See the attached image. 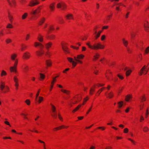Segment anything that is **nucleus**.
Returning a JSON list of instances; mask_svg holds the SVG:
<instances>
[{"label":"nucleus","mask_w":149,"mask_h":149,"mask_svg":"<svg viewBox=\"0 0 149 149\" xmlns=\"http://www.w3.org/2000/svg\"><path fill=\"white\" fill-rule=\"evenodd\" d=\"M89 47L92 49H103L104 47V46L102 45L100 43H97L96 44H94L93 45H90V42H89L86 43Z\"/></svg>","instance_id":"obj_1"},{"label":"nucleus","mask_w":149,"mask_h":149,"mask_svg":"<svg viewBox=\"0 0 149 149\" xmlns=\"http://www.w3.org/2000/svg\"><path fill=\"white\" fill-rule=\"evenodd\" d=\"M18 63V60L16 59L14 64V67H11L10 68V70L11 72H16V68Z\"/></svg>","instance_id":"obj_2"},{"label":"nucleus","mask_w":149,"mask_h":149,"mask_svg":"<svg viewBox=\"0 0 149 149\" xmlns=\"http://www.w3.org/2000/svg\"><path fill=\"white\" fill-rule=\"evenodd\" d=\"M67 6L64 2L59 3L57 5V7L58 8H60L61 7L63 10H64L66 8Z\"/></svg>","instance_id":"obj_3"},{"label":"nucleus","mask_w":149,"mask_h":149,"mask_svg":"<svg viewBox=\"0 0 149 149\" xmlns=\"http://www.w3.org/2000/svg\"><path fill=\"white\" fill-rule=\"evenodd\" d=\"M147 66L146 65H144L143 67L141 69L140 71L139 72V73L140 75H142V74L143 73L144 71H146V72L145 73V74H147V72L148 71V70L146 68Z\"/></svg>","instance_id":"obj_4"},{"label":"nucleus","mask_w":149,"mask_h":149,"mask_svg":"<svg viewBox=\"0 0 149 149\" xmlns=\"http://www.w3.org/2000/svg\"><path fill=\"white\" fill-rule=\"evenodd\" d=\"M30 53L28 52H26L24 53L23 57L24 59H28L30 58Z\"/></svg>","instance_id":"obj_5"},{"label":"nucleus","mask_w":149,"mask_h":149,"mask_svg":"<svg viewBox=\"0 0 149 149\" xmlns=\"http://www.w3.org/2000/svg\"><path fill=\"white\" fill-rule=\"evenodd\" d=\"M144 27L145 30L147 31H149V23L147 22H146L144 24Z\"/></svg>","instance_id":"obj_6"},{"label":"nucleus","mask_w":149,"mask_h":149,"mask_svg":"<svg viewBox=\"0 0 149 149\" xmlns=\"http://www.w3.org/2000/svg\"><path fill=\"white\" fill-rule=\"evenodd\" d=\"M62 45V48L63 50L65 52L68 53H69L68 51V47L65 46H63L62 44H61Z\"/></svg>","instance_id":"obj_7"},{"label":"nucleus","mask_w":149,"mask_h":149,"mask_svg":"<svg viewBox=\"0 0 149 149\" xmlns=\"http://www.w3.org/2000/svg\"><path fill=\"white\" fill-rule=\"evenodd\" d=\"M40 12V10L39 9H36L35 10H33L31 13V15H35L36 14L39 13Z\"/></svg>","instance_id":"obj_8"},{"label":"nucleus","mask_w":149,"mask_h":149,"mask_svg":"<svg viewBox=\"0 0 149 149\" xmlns=\"http://www.w3.org/2000/svg\"><path fill=\"white\" fill-rule=\"evenodd\" d=\"M52 45V43L51 42H49L45 45L46 48L48 50L49 48L51 47Z\"/></svg>","instance_id":"obj_9"},{"label":"nucleus","mask_w":149,"mask_h":149,"mask_svg":"<svg viewBox=\"0 0 149 149\" xmlns=\"http://www.w3.org/2000/svg\"><path fill=\"white\" fill-rule=\"evenodd\" d=\"M66 17L68 19H73V15L72 14H69L66 15Z\"/></svg>","instance_id":"obj_10"},{"label":"nucleus","mask_w":149,"mask_h":149,"mask_svg":"<svg viewBox=\"0 0 149 149\" xmlns=\"http://www.w3.org/2000/svg\"><path fill=\"white\" fill-rule=\"evenodd\" d=\"M132 98V95H127L125 97V100L128 102L129 101V100Z\"/></svg>","instance_id":"obj_11"},{"label":"nucleus","mask_w":149,"mask_h":149,"mask_svg":"<svg viewBox=\"0 0 149 149\" xmlns=\"http://www.w3.org/2000/svg\"><path fill=\"white\" fill-rule=\"evenodd\" d=\"M46 64L48 66H51L52 62L50 60H47L46 61Z\"/></svg>","instance_id":"obj_12"},{"label":"nucleus","mask_w":149,"mask_h":149,"mask_svg":"<svg viewBox=\"0 0 149 149\" xmlns=\"http://www.w3.org/2000/svg\"><path fill=\"white\" fill-rule=\"evenodd\" d=\"M35 47H37L38 46H40L41 47H44V46L42 44L38 42H35Z\"/></svg>","instance_id":"obj_13"},{"label":"nucleus","mask_w":149,"mask_h":149,"mask_svg":"<svg viewBox=\"0 0 149 149\" xmlns=\"http://www.w3.org/2000/svg\"><path fill=\"white\" fill-rule=\"evenodd\" d=\"M102 31H99L96 34V35L95 36V38L96 39H97L100 36L101 33L102 32Z\"/></svg>","instance_id":"obj_14"},{"label":"nucleus","mask_w":149,"mask_h":149,"mask_svg":"<svg viewBox=\"0 0 149 149\" xmlns=\"http://www.w3.org/2000/svg\"><path fill=\"white\" fill-rule=\"evenodd\" d=\"M38 39L40 42H42L43 40V37L40 34H39L38 37Z\"/></svg>","instance_id":"obj_15"},{"label":"nucleus","mask_w":149,"mask_h":149,"mask_svg":"<svg viewBox=\"0 0 149 149\" xmlns=\"http://www.w3.org/2000/svg\"><path fill=\"white\" fill-rule=\"evenodd\" d=\"M123 43L124 45L126 47H127V45L128 44V42L127 41L125 40L124 38L123 39Z\"/></svg>","instance_id":"obj_16"},{"label":"nucleus","mask_w":149,"mask_h":149,"mask_svg":"<svg viewBox=\"0 0 149 149\" xmlns=\"http://www.w3.org/2000/svg\"><path fill=\"white\" fill-rule=\"evenodd\" d=\"M17 57V55L15 54H12L11 56V58L12 60H14L15 59V58Z\"/></svg>","instance_id":"obj_17"},{"label":"nucleus","mask_w":149,"mask_h":149,"mask_svg":"<svg viewBox=\"0 0 149 149\" xmlns=\"http://www.w3.org/2000/svg\"><path fill=\"white\" fill-rule=\"evenodd\" d=\"M5 84L4 83L1 82V84L0 86V88L1 90L3 91L5 87Z\"/></svg>","instance_id":"obj_18"},{"label":"nucleus","mask_w":149,"mask_h":149,"mask_svg":"<svg viewBox=\"0 0 149 149\" xmlns=\"http://www.w3.org/2000/svg\"><path fill=\"white\" fill-rule=\"evenodd\" d=\"M49 7L51 10L53 11L55 8L54 3H52L49 6Z\"/></svg>","instance_id":"obj_19"},{"label":"nucleus","mask_w":149,"mask_h":149,"mask_svg":"<svg viewBox=\"0 0 149 149\" xmlns=\"http://www.w3.org/2000/svg\"><path fill=\"white\" fill-rule=\"evenodd\" d=\"M100 55L97 53H96L95 55L94 56V58L93 59L94 60L97 59L99 56Z\"/></svg>","instance_id":"obj_20"},{"label":"nucleus","mask_w":149,"mask_h":149,"mask_svg":"<svg viewBox=\"0 0 149 149\" xmlns=\"http://www.w3.org/2000/svg\"><path fill=\"white\" fill-rule=\"evenodd\" d=\"M36 52L37 53V55L39 56H41L42 54H43L44 53V51H43L42 50H41V51L40 52L37 51Z\"/></svg>","instance_id":"obj_21"},{"label":"nucleus","mask_w":149,"mask_h":149,"mask_svg":"<svg viewBox=\"0 0 149 149\" xmlns=\"http://www.w3.org/2000/svg\"><path fill=\"white\" fill-rule=\"evenodd\" d=\"M81 105H79L77 107L74 109L72 112L73 113L74 112L78 110L80 107H81Z\"/></svg>","instance_id":"obj_22"},{"label":"nucleus","mask_w":149,"mask_h":149,"mask_svg":"<svg viewBox=\"0 0 149 149\" xmlns=\"http://www.w3.org/2000/svg\"><path fill=\"white\" fill-rule=\"evenodd\" d=\"M52 107V110L53 113H54L56 112V108L53 105L51 104Z\"/></svg>","instance_id":"obj_23"},{"label":"nucleus","mask_w":149,"mask_h":149,"mask_svg":"<svg viewBox=\"0 0 149 149\" xmlns=\"http://www.w3.org/2000/svg\"><path fill=\"white\" fill-rule=\"evenodd\" d=\"M28 15L27 13H24L22 16V19H25Z\"/></svg>","instance_id":"obj_24"},{"label":"nucleus","mask_w":149,"mask_h":149,"mask_svg":"<svg viewBox=\"0 0 149 149\" xmlns=\"http://www.w3.org/2000/svg\"><path fill=\"white\" fill-rule=\"evenodd\" d=\"M132 71L131 70H129L127 71L126 72V75L127 76H128L131 73Z\"/></svg>","instance_id":"obj_25"},{"label":"nucleus","mask_w":149,"mask_h":149,"mask_svg":"<svg viewBox=\"0 0 149 149\" xmlns=\"http://www.w3.org/2000/svg\"><path fill=\"white\" fill-rule=\"evenodd\" d=\"M52 115L54 118H56L57 117V113L56 112L54 113H53L52 114Z\"/></svg>","instance_id":"obj_26"},{"label":"nucleus","mask_w":149,"mask_h":149,"mask_svg":"<svg viewBox=\"0 0 149 149\" xmlns=\"http://www.w3.org/2000/svg\"><path fill=\"white\" fill-rule=\"evenodd\" d=\"M45 19L44 18H42L40 21L39 23V25H41L43 24L45 22Z\"/></svg>","instance_id":"obj_27"},{"label":"nucleus","mask_w":149,"mask_h":149,"mask_svg":"<svg viewBox=\"0 0 149 149\" xmlns=\"http://www.w3.org/2000/svg\"><path fill=\"white\" fill-rule=\"evenodd\" d=\"M61 91L67 94H68L70 92L68 91L62 89Z\"/></svg>","instance_id":"obj_28"},{"label":"nucleus","mask_w":149,"mask_h":149,"mask_svg":"<svg viewBox=\"0 0 149 149\" xmlns=\"http://www.w3.org/2000/svg\"><path fill=\"white\" fill-rule=\"evenodd\" d=\"M61 91L67 94H68L70 92L68 91L62 89Z\"/></svg>","instance_id":"obj_29"},{"label":"nucleus","mask_w":149,"mask_h":149,"mask_svg":"<svg viewBox=\"0 0 149 149\" xmlns=\"http://www.w3.org/2000/svg\"><path fill=\"white\" fill-rule=\"evenodd\" d=\"M123 102L122 101L118 102V106L119 108L122 107L123 105Z\"/></svg>","instance_id":"obj_30"},{"label":"nucleus","mask_w":149,"mask_h":149,"mask_svg":"<svg viewBox=\"0 0 149 149\" xmlns=\"http://www.w3.org/2000/svg\"><path fill=\"white\" fill-rule=\"evenodd\" d=\"M84 57V55L81 54L80 55H77V59H81L83 58Z\"/></svg>","instance_id":"obj_31"},{"label":"nucleus","mask_w":149,"mask_h":149,"mask_svg":"<svg viewBox=\"0 0 149 149\" xmlns=\"http://www.w3.org/2000/svg\"><path fill=\"white\" fill-rule=\"evenodd\" d=\"M55 37V36L54 35H52L50 36H48V38L51 39H52L54 38Z\"/></svg>","instance_id":"obj_32"},{"label":"nucleus","mask_w":149,"mask_h":149,"mask_svg":"<svg viewBox=\"0 0 149 149\" xmlns=\"http://www.w3.org/2000/svg\"><path fill=\"white\" fill-rule=\"evenodd\" d=\"M8 17L10 21L11 22H12V20L13 19V17L11 15H10L9 13L8 14Z\"/></svg>","instance_id":"obj_33"},{"label":"nucleus","mask_w":149,"mask_h":149,"mask_svg":"<svg viewBox=\"0 0 149 149\" xmlns=\"http://www.w3.org/2000/svg\"><path fill=\"white\" fill-rule=\"evenodd\" d=\"M7 73L4 70H3L1 72V76H2L3 75H6Z\"/></svg>","instance_id":"obj_34"},{"label":"nucleus","mask_w":149,"mask_h":149,"mask_svg":"<svg viewBox=\"0 0 149 149\" xmlns=\"http://www.w3.org/2000/svg\"><path fill=\"white\" fill-rule=\"evenodd\" d=\"M14 80L15 82V84L18 83V79L15 76H14Z\"/></svg>","instance_id":"obj_35"},{"label":"nucleus","mask_w":149,"mask_h":149,"mask_svg":"<svg viewBox=\"0 0 149 149\" xmlns=\"http://www.w3.org/2000/svg\"><path fill=\"white\" fill-rule=\"evenodd\" d=\"M40 77L41 79H43L45 78V76L44 74H43L40 73Z\"/></svg>","instance_id":"obj_36"},{"label":"nucleus","mask_w":149,"mask_h":149,"mask_svg":"<svg viewBox=\"0 0 149 149\" xmlns=\"http://www.w3.org/2000/svg\"><path fill=\"white\" fill-rule=\"evenodd\" d=\"M113 96V93L111 92L110 93L108 94V96L107 97H109L110 98L112 97Z\"/></svg>","instance_id":"obj_37"},{"label":"nucleus","mask_w":149,"mask_h":149,"mask_svg":"<svg viewBox=\"0 0 149 149\" xmlns=\"http://www.w3.org/2000/svg\"><path fill=\"white\" fill-rule=\"evenodd\" d=\"M43 100V97H42L40 96L39 97V99L38 102L39 103H40Z\"/></svg>","instance_id":"obj_38"},{"label":"nucleus","mask_w":149,"mask_h":149,"mask_svg":"<svg viewBox=\"0 0 149 149\" xmlns=\"http://www.w3.org/2000/svg\"><path fill=\"white\" fill-rule=\"evenodd\" d=\"M104 88V87H103L99 90L97 92V93L99 94H100V93L103 90Z\"/></svg>","instance_id":"obj_39"},{"label":"nucleus","mask_w":149,"mask_h":149,"mask_svg":"<svg viewBox=\"0 0 149 149\" xmlns=\"http://www.w3.org/2000/svg\"><path fill=\"white\" fill-rule=\"evenodd\" d=\"M72 65L74 67L77 64V63L73 61H72Z\"/></svg>","instance_id":"obj_40"},{"label":"nucleus","mask_w":149,"mask_h":149,"mask_svg":"<svg viewBox=\"0 0 149 149\" xmlns=\"http://www.w3.org/2000/svg\"><path fill=\"white\" fill-rule=\"evenodd\" d=\"M67 59H68V61L71 63H72V62L73 61V58H70V57H68Z\"/></svg>","instance_id":"obj_41"},{"label":"nucleus","mask_w":149,"mask_h":149,"mask_svg":"<svg viewBox=\"0 0 149 149\" xmlns=\"http://www.w3.org/2000/svg\"><path fill=\"white\" fill-rule=\"evenodd\" d=\"M7 28H12L13 26L10 24H8L7 26H6Z\"/></svg>","instance_id":"obj_42"},{"label":"nucleus","mask_w":149,"mask_h":149,"mask_svg":"<svg viewBox=\"0 0 149 149\" xmlns=\"http://www.w3.org/2000/svg\"><path fill=\"white\" fill-rule=\"evenodd\" d=\"M149 52V46L145 50V52L146 54H147Z\"/></svg>","instance_id":"obj_43"},{"label":"nucleus","mask_w":149,"mask_h":149,"mask_svg":"<svg viewBox=\"0 0 149 149\" xmlns=\"http://www.w3.org/2000/svg\"><path fill=\"white\" fill-rule=\"evenodd\" d=\"M59 21L61 23H62L63 22V20L62 18H60L59 19Z\"/></svg>","instance_id":"obj_44"},{"label":"nucleus","mask_w":149,"mask_h":149,"mask_svg":"<svg viewBox=\"0 0 149 149\" xmlns=\"http://www.w3.org/2000/svg\"><path fill=\"white\" fill-rule=\"evenodd\" d=\"M6 41L7 43H9L11 42L12 41L10 39H8L6 40Z\"/></svg>","instance_id":"obj_45"},{"label":"nucleus","mask_w":149,"mask_h":149,"mask_svg":"<svg viewBox=\"0 0 149 149\" xmlns=\"http://www.w3.org/2000/svg\"><path fill=\"white\" fill-rule=\"evenodd\" d=\"M27 105H29L30 104V101L29 100H26L25 101Z\"/></svg>","instance_id":"obj_46"},{"label":"nucleus","mask_w":149,"mask_h":149,"mask_svg":"<svg viewBox=\"0 0 149 149\" xmlns=\"http://www.w3.org/2000/svg\"><path fill=\"white\" fill-rule=\"evenodd\" d=\"M148 130V129L147 127H145L143 129V131L145 132L147 131Z\"/></svg>","instance_id":"obj_47"},{"label":"nucleus","mask_w":149,"mask_h":149,"mask_svg":"<svg viewBox=\"0 0 149 149\" xmlns=\"http://www.w3.org/2000/svg\"><path fill=\"white\" fill-rule=\"evenodd\" d=\"M117 76L120 79H123L124 77L120 75L119 74H118Z\"/></svg>","instance_id":"obj_48"},{"label":"nucleus","mask_w":149,"mask_h":149,"mask_svg":"<svg viewBox=\"0 0 149 149\" xmlns=\"http://www.w3.org/2000/svg\"><path fill=\"white\" fill-rule=\"evenodd\" d=\"M128 131V129L127 128H125L124 130V132L125 133H127Z\"/></svg>","instance_id":"obj_49"},{"label":"nucleus","mask_w":149,"mask_h":149,"mask_svg":"<svg viewBox=\"0 0 149 149\" xmlns=\"http://www.w3.org/2000/svg\"><path fill=\"white\" fill-rule=\"evenodd\" d=\"M105 36L104 35H103L102 36L101 38V39L102 40H103L105 38Z\"/></svg>","instance_id":"obj_50"},{"label":"nucleus","mask_w":149,"mask_h":149,"mask_svg":"<svg viewBox=\"0 0 149 149\" xmlns=\"http://www.w3.org/2000/svg\"><path fill=\"white\" fill-rule=\"evenodd\" d=\"M141 99L142 101H145L146 100V98L144 96H142V98H141Z\"/></svg>","instance_id":"obj_51"},{"label":"nucleus","mask_w":149,"mask_h":149,"mask_svg":"<svg viewBox=\"0 0 149 149\" xmlns=\"http://www.w3.org/2000/svg\"><path fill=\"white\" fill-rule=\"evenodd\" d=\"M56 81V77H54L53 78V80L52 82V84H53Z\"/></svg>","instance_id":"obj_52"},{"label":"nucleus","mask_w":149,"mask_h":149,"mask_svg":"<svg viewBox=\"0 0 149 149\" xmlns=\"http://www.w3.org/2000/svg\"><path fill=\"white\" fill-rule=\"evenodd\" d=\"M24 68L26 71H27L28 70V66L26 65H25Z\"/></svg>","instance_id":"obj_53"},{"label":"nucleus","mask_w":149,"mask_h":149,"mask_svg":"<svg viewBox=\"0 0 149 149\" xmlns=\"http://www.w3.org/2000/svg\"><path fill=\"white\" fill-rule=\"evenodd\" d=\"M58 118H59V119L61 120H63V119L62 117L61 116V114L60 113L58 114Z\"/></svg>","instance_id":"obj_54"},{"label":"nucleus","mask_w":149,"mask_h":149,"mask_svg":"<svg viewBox=\"0 0 149 149\" xmlns=\"http://www.w3.org/2000/svg\"><path fill=\"white\" fill-rule=\"evenodd\" d=\"M97 128L98 129H102V130H104L105 129V128L104 127H97Z\"/></svg>","instance_id":"obj_55"},{"label":"nucleus","mask_w":149,"mask_h":149,"mask_svg":"<svg viewBox=\"0 0 149 149\" xmlns=\"http://www.w3.org/2000/svg\"><path fill=\"white\" fill-rule=\"evenodd\" d=\"M4 123H5L6 124H7V125H9L10 126H10V124L9 123V122H8V121H5L4 122Z\"/></svg>","instance_id":"obj_56"},{"label":"nucleus","mask_w":149,"mask_h":149,"mask_svg":"<svg viewBox=\"0 0 149 149\" xmlns=\"http://www.w3.org/2000/svg\"><path fill=\"white\" fill-rule=\"evenodd\" d=\"M144 119V118L143 117V116H141V118L140 119V121L141 122Z\"/></svg>","instance_id":"obj_57"},{"label":"nucleus","mask_w":149,"mask_h":149,"mask_svg":"<svg viewBox=\"0 0 149 149\" xmlns=\"http://www.w3.org/2000/svg\"><path fill=\"white\" fill-rule=\"evenodd\" d=\"M129 13H130L129 12H128L126 13V14L125 16V17L126 18H127L128 17V15L129 14Z\"/></svg>","instance_id":"obj_58"},{"label":"nucleus","mask_w":149,"mask_h":149,"mask_svg":"<svg viewBox=\"0 0 149 149\" xmlns=\"http://www.w3.org/2000/svg\"><path fill=\"white\" fill-rule=\"evenodd\" d=\"M39 92H40V89L38 90L37 93L36 94V99L37 97L38 96V95H39Z\"/></svg>","instance_id":"obj_59"},{"label":"nucleus","mask_w":149,"mask_h":149,"mask_svg":"<svg viewBox=\"0 0 149 149\" xmlns=\"http://www.w3.org/2000/svg\"><path fill=\"white\" fill-rule=\"evenodd\" d=\"M108 26H104L103 27L102 29H107L108 28Z\"/></svg>","instance_id":"obj_60"},{"label":"nucleus","mask_w":149,"mask_h":149,"mask_svg":"<svg viewBox=\"0 0 149 149\" xmlns=\"http://www.w3.org/2000/svg\"><path fill=\"white\" fill-rule=\"evenodd\" d=\"M128 140H129L132 143H133L134 144H135V141H133V140L131 139H128Z\"/></svg>","instance_id":"obj_61"},{"label":"nucleus","mask_w":149,"mask_h":149,"mask_svg":"<svg viewBox=\"0 0 149 149\" xmlns=\"http://www.w3.org/2000/svg\"><path fill=\"white\" fill-rule=\"evenodd\" d=\"M104 84H97V85L98 86H103L104 85Z\"/></svg>","instance_id":"obj_62"},{"label":"nucleus","mask_w":149,"mask_h":149,"mask_svg":"<svg viewBox=\"0 0 149 149\" xmlns=\"http://www.w3.org/2000/svg\"><path fill=\"white\" fill-rule=\"evenodd\" d=\"M77 118L79 119V120H81L83 118V116H81V117H78Z\"/></svg>","instance_id":"obj_63"},{"label":"nucleus","mask_w":149,"mask_h":149,"mask_svg":"<svg viewBox=\"0 0 149 149\" xmlns=\"http://www.w3.org/2000/svg\"><path fill=\"white\" fill-rule=\"evenodd\" d=\"M86 48L85 47H82V51H85L86 50Z\"/></svg>","instance_id":"obj_64"}]
</instances>
